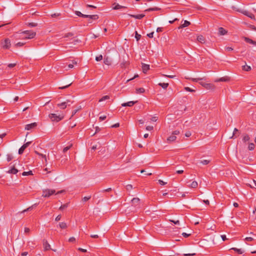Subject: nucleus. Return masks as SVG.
Masks as SVG:
<instances>
[{
    "label": "nucleus",
    "instance_id": "52",
    "mask_svg": "<svg viewBox=\"0 0 256 256\" xmlns=\"http://www.w3.org/2000/svg\"><path fill=\"white\" fill-rule=\"evenodd\" d=\"M120 126V124L116 123L110 126L112 128H116Z\"/></svg>",
    "mask_w": 256,
    "mask_h": 256
},
{
    "label": "nucleus",
    "instance_id": "46",
    "mask_svg": "<svg viewBox=\"0 0 256 256\" xmlns=\"http://www.w3.org/2000/svg\"><path fill=\"white\" fill-rule=\"evenodd\" d=\"M12 158H13V156H12V154H7V160L8 162H10V160H12Z\"/></svg>",
    "mask_w": 256,
    "mask_h": 256
},
{
    "label": "nucleus",
    "instance_id": "63",
    "mask_svg": "<svg viewBox=\"0 0 256 256\" xmlns=\"http://www.w3.org/2000/svg\"><path fill=\"white\" fill-rule=\"evenodd\" d=\"M246 241L250 242L254 240V238L251 237H247L245 238Z\"/></svg>",
    "mask_w": 256,
    "mask_h": 256
},
{
    "label": "nucleus",
    "instance_id": "61",
    "mask_svg": "<svg viewBox=\"0 0 256 256\" xmlns=\"http://www.w3.org/2000/svg\"><path fill=\"white\" fill-rule=\"evenodd\" d=\"M154 129V127L152 126H147L146 127V130H152Z\"/></svg>",
    "mask_w": 256,
    "mask_h": 256
},
{
    "label": "nucleus",
    "instance_id": "44",
    "mask_svg": "<svg viewBox=\"0 0 256 256\" xmlns=\"http://www.w3.org/2000/svg\"><path fill=\"white\" fill-rule=\"evenodd\" d=\"M28 26L30 27H36L38 26V24L35 22H29L28 24Z\"/></svg>",
    "mask_w": 256,
    "mask_h": 256
},
{
    "label": "nucleus",
    "instance_id": "14",
    "mask_svg": "<svg viewBox=\"0 0 256 256\" xmlns=\"http://www.w3.org/2000/svg\"><path fill=\"white\" fill-rule=\"evenodd\" d=\"M140 200L138 198H134L132 200V204L134 206H137L140 203Z\"/></svg>",
    "mask_w": 256,
    "mask_h": 256
},
{
    "label": "nucleus",
    "instance_id": "2",
    "mask_svg": "<svg viewBox=\"0 0 256 256\" xmlns=\"http://www.w3.org/2000/svg\"><path fill=\"white\" fill-rule=\"evenodd\" d=\"M48 117L52 122H58L64 118V115L63 114H50Z\"/></svg>",
    "mask_w": 256,
    "mask_h": 256
},
{
    "label": "nucleus",
    "instance_id": "30",
    "mask_svg": "<svg viewBox=\"0 0 256 256\" xmlns=\"http://www.w3.org/2000/svg\"><path fill=\"white\" fill-rule=\"evenodd\" d=\"M60 227L62 229H64L67 228V224L64 222H60L59 224Z\"/></svg>",
    "mask_w": 256,
    "mask_h": 256
},
{
    "label": "nucleus",
    "instance_id": "54",
    "mask_svg": "<svg viewBox=\"0 0 256 256\" xmlns=\"http://www.w3.org/2000/svg\"><path fill=\"white\" fill-rule=\"evenodd\" d=\"M32 206H30V207L27 208L26 209V210H24L23 211H22L21 212V213L30 210H32Z\"/></svg>",
    "mask_w": 256,
    "mask_h": 256
},
{
    "label": "nucleus",
    "instance_id": "39",
    "mask_svg": "<svg viewBox=\"0 0 256 256\" xmlns=\"http://www.w3.org/2000/svg\"><path fill=\"white\" fill-rule=\"evenodd\" d=\"M68 203H66V204H64L62 205L60 208V210H64V209L66 208L68 206Z\"/></svg>",
    "mask_w": 256,
    "mask_h": 256
},
{
    "label": "nucleus",
    "instance_id": "17",
    "mask_svg": "<svg viewBox=\"0 0 256 256\" xmlns=\"http://www.w3.org/2000/svg\"><path fill=\"white\" fill-rule=\"evenodd\" d=\"M197 40L198 42H200L202 44H204L206 42V39H205L204 37V36H202V35L198 36Z\"/></svg>",
    "mask_w": 256,
    "mask_h": 256
},
{
    "label": "nucleus",
    "instance_id": "18",
    "mask_svg": "<svg viewBox=\"0 0 256 256\" xmlns=\"http://www.w3.org/2000/svg\"><path fill=\"white\" fill-rule=\"evenodd\" d=\"M67 104L68 102H62L60 104H58L57 106L62 109H65L68 106Z\"/></svg>",
    "mask_w": 256,
    "mask_h": 256
},
{
    "label": "nucleus",
    "instance_id": "23",
    "mask_svg": "<svg viewBox=\"0 0 256 256\" xmlns=\"http://www.w3.org/2000/svg\"><path fill=\"white\" fill-rule=\"evenodd\" d=\"M176 138V136H174L172 134V136H168L167 138L168 142H172L174 141Z\"/></svg>",
    "mask_w": 256,
    "mask_h": 256
},
{
    "label": "nucleus",
    "instance_id": "38",
    "mask_svg": "<svg viewBox=\"0 0 256 256\" xmlns=\"http://www.w3.org/2000/svg\"><path fill=\"white\" fill-rule=\"evenodd\" d=\"M160 10V8L155 7V8H149L148 9H146V10H145V12H150V11H154V10Z\"/></svg>",
    "mask_w": 256,
    "mask_h": 256
},
{
    "label": "nucleus",
    "instance_id": "26",
    "mask_svg": "<svg viewBox=\"0 0 256 256\" xmlns=\"http://www.w3.org/2000/svg\"><path fill=\"white\" fill-rule=\"evenodd\" d=\"M129 64L130 63L128 62L124 61L120 64V66L122 68H126L129 65Z\"/></svg>",
    "mask_w": 256,
    "mask_h": 256
},
{
    "label": "nucleus",
    "instance_id": "27",
    "mask_svg": "<svg viewBox=\"0 0 256 256\" xmlns=\"http://www.w3.org/2000/svg\"><path fill=\"white\" fill-rule=\"evenodd\" d=\"M250 140V137L247 134H244L242 138V141L244 142H248Z\"/></svg>",
    "mask_w": 256,
    "mask_h": 256
},
{
    "label": "nucleus",
    "instance_id": "58",
    "mask_svg": "<svg viewBox=\"0 0 256 256\" xmlns=\"http://www.w3.org/2000/svg\"><path fill=\"white\" fill-rule=\"evenodd\" d=\"M154 32H150V33L148 34H147V36H148V37H149L150 38H153V36H154Z\"/></svg>",
    "mask_w": 256,
    "mask_h": 256
},
{
    "label": "nucleus",
    "instance_id": "10",
    "mask_svg": "<svg viewBox=\"0 0 256 256\" xmlns=\"http://www.w3.org/2000/svg\"><path fill=\"white\" fill-rule=\"evenodd\" d=\"M138 101H130L127 102H124L122 104V106H132L135 104H136Z\"/></svg>",
    "mask_w": 256,
    "mask_h": 256
},
{
    "label": "nucleus",
    "instance_id": "22",
    "mask_svg": "<svg viewBox=\"0 0 256 256\" xmlns=\"http://www.w3.org/2000/svg\"><path fill=\"white\" fill-rule=\"evenodd\" d=\"M18 172V170L14 166L8 172L10 174H16Z\"/></svg>",
    "mask_w": 256,
    "mask_h": 256
},
{
    "label": "nucleus",
    "instance_id": "29",
    "mask_svg": "<svg viewBox=\"0 0 256 256\" xmlns=\"http://www.w3.org/2000/svg\"><path fill=\"white\" fill-rule=\"evenodd\" d=\"M198 182L196 181H193L189 186L192 188H196L198 186Z\"/></svg>",
    "mask_w": 256,
    "mask_h": 256
},
{
    "label": "nucleus",
    "instance_id": "6",
    "mask_svg": "<svg viewBox=\"0 0 256 256\" xmlns=\"http://www.w3.org/2000/svg\"><path fill=\"white\" fill-rule=\"evenodd\" d=\"M31 142H28L25 144H24L18 150V154H22L25 149L27 148L31 144Z\"/></svg>",
    "mask_w": 256,
    "mask_h": 256
},
{
    "label": "nucleus",
    "instance_id": "51",
    "mask_svg": "<svg viewBox=\"0 0 256 256\" xmlns=\"http://www.w3.org/2000/svg\"><path fill=\"white\" fill-rule=\"evenodd\" d=\"M75 14L76 16H80V17H82V16H82V14L81 12H79V11H76L75 12Z\"/></svg>",
    "mask_w": 256,
    "mask_h": 256
},
{
    "label": "nucleus",
    "instance_id": "60",
    "mask_svg": "<svg viewBox=\"0 0 256 256\" xmlns=\"http://www.w3.org/2000/svg\"><path fill=\"white\" fill-rule=\"evenodd\" d=\"M16 66V63H14V64H10L8 65V66L10 68H14V66Z\"/></svg>",
    "mask_w": 256,
    "mask_h": 256
},
{
    "label": "nucleus",
    "instance_id": "36",
    "mask_svg": "<svg viewBox=\"0 0 256 256\" xmlns=\"http://www.w3.org/2000/svg\"><path fill=\"white\" fill-rule=\"evenodd\" d=\"M210 160H206L199 161V163L202 164L204 165H206V164H208L210 163Z\"/></svg>",
    "mask_w": 256,
    "mask_h": 256
},
{
    "label": "nucleus",
    "instance_id": "33",
    "mask_svg": "<svg viewBox=\"0 0 256 256\" xmlns=\"http://www.w3.org/2000/svg\"><path fill=\"white\" fill-rule=\"evenodd\" d=\"M242 70H245V71H246V72H248V71L250 70L251 67L250 66H248L244 65V66H242Z\"/></svg>",
    "mask_w": 256,
    "mask_h": 256
},
{
    "label": "nucleus",
    "instance_id": "42",
    "mask_svg": "<svg viewBox=\"0 0 256 256\" xmlns=\"http://www.w3.org/2000/svg\"><path fill=\"white\" fill-rule=\"evenodd\" d=\"M188 79L191 80L193 82H198L199 80L204 79V78H189Z\"/></svg>",
    "mask_w": 256,
    "mask_h": 256
},
{
    "label": "nucleus",
    "instance_id": "28",
    "mask_svg": "<svg viewBox=\"0 0 256 256\" xmlns=\"http://www.w3.org/2000/svg\"><path fill=\"white\" fill-rule=\"evenodd\" d=\"M158 86H162L164 89H166V88L168 87L169 84L168 83H159L158 84Z\"/></svg>",
    "mask_w": 256,
    "mask_h": 256
},
{
    "label": "nucleus",
    "instance_id": "64",
    "mask_svg": "<svg viewBox=\"0 0 256 256\" xmlns=\"http://www.w3.org/2000/svg\"><path fill=\"white\" fill-rule=\"evenodd\" d=\"M180 133V132L179 130H176L172 132V134H174V136H176V134H178Z\"/></svg>",
    "mask_w": 256,
    "mask_h": 256
},
{
    "label": "nucleus",
    "instance_id": "62",
    "mask_svg": "<svg viewBox=\"0 0 256 256\" xmlns=\"http://www.w3.org/2000/svg\"><path fill=\"white\" fill-rule=\"evenodd\" d=\"M62 218V216L60 214L56 218H55V220L56 221V222H58L59 220H60V218Z\"/></svg>",
    "mask_w": 256,
    "mask_h": 256
},
{
    "label": "nucleus",
    "instance_id": "53",
    "mask_svg": "<svg viewBox=\"0 0 256 256\" xmlns=\"http://www.w3.org/2000/svg\"><path fill=\"white\" fill-rule=\"evenodd\" d=\"M72 84V83L71 82V83H70V84H67V85H66V86H62V87H60V88H60V89H62H62H65V88H68L69 86H70Z\"/></svg>",
    "mask_w": 256,
    "mask_h": 256
},
{
    "label": "nucleus",
    "instance_id": "50",
    "mask_svg": "<svg viewBox=\"0 0 256 256\" xmlns=\"http://www.w3.org/2000/svg\"><path fill=\"white\" fill-rule=\"evenodd\" d=\"M112 188H106V189H105V190H103L101 191H100L99 192H111L112 191Z\"/></svg>",
    "mask_w": 256,
    "mask_h": 256
},
{
    "label": "nucleus",
    "instance_id": "40",
    "mask_svg": "<svg viewBox=\"0 0 256 256\" xmlns=\"http://www.w3.org/2000/svg\"><path fill=\"white\" fill-rule=\"evenodd\" d=\"M109 98H110V96H103L100 99L99 102L104 101V100H108Z\"/></svg>",
    "mask_w": 256,
    "mask_h": 256
},
{
    "label": "nucleus",
    "instance_id": "19",
    "mask_svg": "<svg viewBox=\"0 0 256 256\" xmlns=\"http://www.w3.org/2000/svg\"><path fill=\"white\" fill-rule=\"evenodd\" d=\"M104 62L105 64L110 66L112 64V60L108 57H106V58L104 57Z\"/></svg>",
    "mask_w": 256,
    "mask_h": 256
},
{
    "label": "nucleus",
    "instance_id": "1",
    "mask_svg": "<svg viewBox=\"0 0 256 256\" xmlns=\"http://www.w3.org/2000/svg\"><path fill=\"white\" fill-rule=\"evenodd\" d=\"M36 33L32 30H25L20 33V37L21 39L27 40L34 38Z\"/></svg>",
    "mask_w": 256,
    "mask_h": 256
},
{
    "label": "nucleus",
    "instance_id": "24",
    "mask_svg": "<svg viewBox=\"0 0 256 256\" xmlns=\"http://www.w3.org/2000/svg\"><path fill=\"white\" fill-rule=\"evenodd\" d=\"M34 152L38 156H40L42 157V158H44V160L46 162H47V158H46V154H40L37 151H34Z\"/></svg>",
    "mask_w": 256,
    "mask_h": 256
},
{
    "label": "nucleus",
    "instance_id": "41",
    "mask_svg": "<svg viewBox=\"0 0 256 256\" xmlns=\"http://www.w3.org/2000/svg\"><path fill=\"white\" fill-rule=\"evenodd\" d=\"M72 146V144H70V146H67L63 149V152L65 153L68 150H70L71 147Z\"/></svg>",
    "mask_w": 256,
    "mask_h": 256
},
{
    "label": "nucleus",
    "instance_id": "43",
    "mask_svg": "<svg viewBox=\"0 0 256 256\" xmlns=\"http://www.w3.org/2000/svg\"><path fill=\"white\" fill-rule=\"evenodd\" d=\"M141 38V35L138 34L136 31L135 32V38L136 39V40L138 41L140 40Z\"/></svg>",
    "mask_w": 256,
    "mask_h": 256
},
{
    "label": "nucleus",
    "instance_id": "4",
    "mask_svg": "<svg viewBox=\"0 0 256 256\" xmlns=\"http://www.w3.org/2000/svg\"><path fill=\"white\" fill-rule=\"evenodd\" d=\"M56 191L54 190L46 189L42 191V196L44 198H48L55 193Z\"/></svg>",
    "mask_w": 256,
    "mask_h": 256
},
{
    "label": "nucleus",
    "instance_id": "48",
    "mask_svg": "<svg viewBox=\"0 0 256 256\" xmlns=\"http://www.w3.org/2000/svg\"><path fill=\"white\" fill-rule=\"evenodd\" d=\"M91 198V196H84L82 198V200L83 202H86L88 200Z\"/></svg>",
    "mask_w": 256,
    "mask_h": 256
},
{
    "label": "nucleus",
    "instance_id": "47",
    "mask_svg": "<svg viewBox=\"0 0 256 256\" xmlns=\"http://www.w3.org/2000/svg\"><path fill=\"white\" fill-rule=\"evenodd\" d=\"M184 90L186 91L190 92H195L194 90L192 89L191 88H190L189 87H185Z\"/></svg>",
    "mask_w": 256,
    "mask_h": 256
},
{
    "label": "nucleus",
    "instance_id": "20",
    "mask_svg": "<svg viewBox=\"0 0 256 256\" xmlns=\"http://www.w3.org/2000/svg\"><path fill=\"white\" fill-rule=\"evenodd\" d=\"M88 18H90V20H88V22L91 23L92 22V21L90 20H96L98 18V16L96 14H93V15L89 14Z\"/></svg>",
    "mask_w": 256,
    "mask_h": 256
},
{
    "label": "nucleus",
    "instance_id": "11",
    "mask_svg": "<svg viewBox=\"0 0 256 256\" xmlns=\"http://www.w3.org/2000/svg\"><path fill=\"white\" fill-rule=\"evenodd\" d=\"M128 15L132 18H135L136 19H138V20H140V19L142 18L145 16L144 14H136V15L128 14Z\"/></svg>",
    "mask_w": 256,
    "mask_h": 256
},
{
    "label": "nucleus",
    "instance_id": "35",
    "mask_svg": "<svg viewBox=\"0 0 256 256\" xmlns=\"http://www.w3.org/2000/svg\"><path fill=\"white\" fill-rule=\"evenodd\" d=\"M26 44V42H18L17 43H16L14 45L16 46L20 47V46H24V44Z\"/></svg>",
    "mask_w": 256,
    "mask_h": 256
},
{
    "label": "nucleus",
    "instance_id": "12",
    "mask_svg": "<svg viewBox=\"0 0 256 256\" xmlns=\"http://www.w3.org/2000/svg\"><path fill=\"white\" fill-rule=\"evenodd\" d=\"M43 246L44 250H48L50 249V246L46 240H44Z\"/></svg>",
    "mask_w": 256,
    "mask_h": 256
},
{
    "label": "nucleus",
    "instance_id": "9",
    "mask_svg": "<svg viewBox=\"0 0 256 256\" xmlns=\"http://www.w3.org/2000/svg\"><path fill=\"white\" fill-rule=\"evenodd\" d=\"M230 78L228 76H226L224 77L216 79L214 80L215 82H228L230 81Z\"/></svg>",
    "mask_w": 256,
    "mask_h": 256
},
{
    "label": "nucleus",
    "instance_id": "13",
    "mask_svg": "<svg viewBox=\"0 0 256 256\" xmlns=\"http://www.w3.org/2000/svg\"><path fill=\"white\" fill-rule=\"evenodd\" d=\"M142 72L144 73H146V72L148 71V70H150V66L148 64H145L142 63Z\"/></svg>",
    "mask_w": 256,
    "mask_h": 256
},
{
    "label": "nucleus",
    "instance_id": "49",
    "mask_svg": "<svg viewBox=\"0 0 256 256\" xmlns=\"http://www.w3.org/2000/svg\"><path fill=\"white\" fill-rule=\"evenodd\" d=\"M102 56L101 54L99 55L98 56H96V60L98 62L102 60Z\"/></svg>",
    "mask_w": 256,
    "mask_h": 256
},
{
    "label": "nucleus",
    "instance_id": "21",
    "mask_svg": "<svg viewBox=\"0 0 256 256\" xmlns=\"http://www.w3.org/2000/svg\"><path fill=\"white\" fill-rule=\"evenodd\" d=\"M244 40L246 42L253 44L256 46V42L246 37L244 38Z\"/></svg>",
    "mask_w": 256,
    "mask_h": 256
},
{
    "label": "nucleus",
    "instance_id": "8",
    "mask_svg": "<svg viewBox=\"0 0 256 256\" xmlns=\"http://www.w3.org/2000/svg\"><path fill=\"white\" fill-rule=\"evenodd\" d=\"M37 125V123L35 122L30 124H26L25 126V130H30L32 128H35Z\"/></svg>",
    "mask_w": 256,
    "mask_h": 256
},
{
    "label": "nucleus",
    "instance_id": "56",
    "mask_svg": "<svg viewBox=\"0 0 256 256\" xmlns=\"http://www.w3.org/2000/svg\"><path fill=\"white\" fill-rule=\"evenodd\" d=\"M158 183H159L160 184L162 185V186H164V185H165V184H166V182H164L163 180H158Z\"/></svg>",
    "mask_w": 256,
    "mask_h": 256
},
{
    "label": "nucleus",
    "instance_id": "55",
    "mask_svg": "<svg viewBox=\"0 0 256 256\" xmlns=\"http://www.w3.org/2000/svg\"><path fill=\"white\" fill-rule=\"evenodd\" d=\"M76 241V238L74 237H70L68 239V242H74Z\"/></svg>",
    "mask_w": 256,
    "mask_h": 256
},
{
    "label": "nucleus",
    "instance_id": "59",
    "mask_svg": "<svg viewBox=\"0 0 256 256\" xmlns=\"http://www.w3.org/2000/svg\"><path fill=\"white\" fill-rule=\"evenodd\" d=\"M106 116L104 115V116H100L99 119L100 121H102V120H106Z\"/></svg>",
    "mask_w": 256,
    "mask_h": 256
},
{
    "label": "nucleus",
    "instance_id": "32",
    "mask_svg": "<svg viewBox=\"0 0 256 256\" xmlns=\"http://www.w3.org/2000/svg\"><path fill=\"white\" fill-rule=\"evenodd\" d=\"M136 93L142 94L145 92V90L143 88H140L136 89Z\"/></svg>",
    "mask_w": 256,
    "mask_h": 256
},
{
    "label": "nucleus",
    "instance_id": "5",
    "mask_svg": "<svg viewBox=\"0 0 256 256\" xmlns=\"http://www.w3.org/2000/svg\"><path fill=\"white\" fill-rule=\"evenodd\" d=\"M199 84L206 90H214L215 88V86L212 84L206 83L202 82H200Z\"/></svg>",
    "mask_w": 256,
    "mask_h": 256
},
{
    "label": "nucleus",
    "instance_id": "16",
    "mask_svg": "<svg viewBox=\"0 0 256 256\" xmlns=\"http://www.w3.org/2000/svg\"><path fill=\"white\" fill-rule=\"evenodd\" d=\"M190 22L188 20H184V24H181L179 27H178V28L180 29V28H184L185 27H186V26H190Z\"/></svg>",
    "mask_w": 256,
    "mask_h": 256
},
{
    "label": "nucleus",
    "instance_id": "7",
    "mask_svg": "<svg viewBox=\"0 0 256 256\" xmlns=\"http://www.w3.org/2000/svg\"><path fill=\"white\" fill-rule=\"evenodd\" d=\"M2 48H9L11 46L10 40L9 38H6L4 42H2Z\"/></svg>",
    "mask_w": 256,
    "mask_h": 256
},
{
    "label": "nucleus",
    "instance_id": "45",
    "mask_svg": "<svg viewBox=\"0 0 256 256\" xmlns=\"http://www.w3.org/2000/svg\"><path fill=\"white\" fill-rule=\"evenodd\" d=\"M74 36V34L72 32H68L65 34L64 38L73 37Z\"/></svg>",
    "mask_w": 256,
    "mask_h": 256
},
{
    "label": "nucleus",
    "instance_id": "57",
    "mask_svg": "<svg viewBox=\"0 0 256 256\" xmlns=\"http://www.w3.org/2000/svg\"><path fill=\"white\" fill-rule=\"evenodd\" d=\"M238 130L236 128H235L234 129V132H233V134H232V136H230V138H234V135H235L236 132H238Z\"/></svg>",
    "mask_w": 256,
    "mask_h": 256
},
{
    "label": "nucleus",
    "instance_id": "31",
    "mask_svg": "<svg viewBox=\"0 0 256 256\" xmlns=\"http://www.w3.org/2000/svg\"><path fill=\"white\" fill-rule=\"evenodd\" d=\"M231 250H234L238 252V254H242L244 252V250H242V249H238L237 248H231Z\"/></svg>",
    "mask_w": 256,
    "mask_h": 256
},
{
    "label": "nucleus",
    "instance_id": "25",
    "mask_svg": "<svg viewBox=\"0 0 256 256\" xmlns=\"http://www.w3.org/2000/svg\"><path fill=\"white\" fill-rule=\"evenodd\" d=\"M116 6L113 8L114 10H119L120 8H126V7L120 5L118 4H115Z\"/></svg>",
    "mask_w": 256,
    "mask_h": 256
},
{
    "label": "nucleus",
    "instance_id": "3",
    "mask_svg": "<svg viewBox=\"0 0 256 256\" xmlns=\"http://www.w3.org/2000/svg\"><path fill=\"white\" fill-rule=\"evenodd\" d=\"M236 11L238 12L244 14L245 16H247L250 18L252 20H255L254 16L252 13H251L247 10H244L238 8L236 10Z\"/></svg>",
    "mask_w": 256,
    "mask_h": 256
},
{
    "label": "nucleus",
    "instance_id": "15",
    "mask_svg": "<svg viewBox=\"0 0 256 256\" xmlns=\"http://www.w3.org/2000/svg\"><path fill=\"white\" fill-rule=\"evenodd\" d=\"M228 32L227 30L224 28L220 27L218 28V34L221 36H224Z\"/></svg>",
    "mask_w": 256,
    "mask_h": 256
},
{
    "label": "nucleus",
    "instance_id": "34",
    "mask_svg": "<svg viewBox=\"0 0 256 256\" xmlns=\"http://www.w3.org/2000/svg\"><path fill=\"white\" fill-rule=\"evenodd\" d=\"M254 148V143H250L248 146V149L249 150H252Z\"/></svg>",
    "mask_w": 256,
    "mask_h": 256
},
{
    "label": "nucleus",
    "instance_id": "37",
    "mask_svg": "<svg viewBox=\"0 0 256 256\" xmlns=\"http://www.w3.org/2000/svg\"><path fill=\"white\" fill-rule=\"evenodd\" d=\"M32 170H30L28 172H24L22 173V175L24 176H26L29 175H32Z\"/></svg>",
    "mask_w": 256,
    "mask_h": 256
}]
</instances>
